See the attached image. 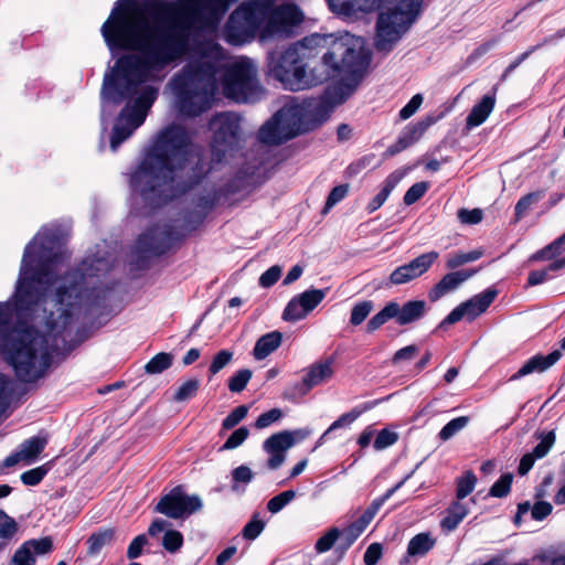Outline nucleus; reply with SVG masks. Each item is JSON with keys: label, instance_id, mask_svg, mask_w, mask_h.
Returning <instances> with one entry per match:
<instances>
[{"label": "nucleus", "instance_id": "1", "mask_svg": "<svg viewBox=\"0 0 565 565\" xmlns=\"http://www.w3.org/2000/svg\"><path fill=\"white\" fill-rule=\"evenodd\" d=\"M17 285L12 300L0 302V354L25 384L43 379L74 318L117 313L122 285Z\"/></svg>", "mask_w": 565, "mask_h": 565}, {"label": "nucleus", "instance_id": "2", "mask_svg": "<svg viewBox=\"0 0 565 565\" xmlns=\"http://www.w3.org/2000/svg\"><path fill=\"white\" fill-rule=\"evenodd\" d=\"M178 6L168 0H117L108 19L100 28L102 36L114 66L104 74L102 85L103 117L111 106L132 95L138 85L175 66L194 50L191 26L183 21L150 24L131 20L130 12H139L157 20L177 14Z\"/></svg>", "mask_w": 565, "mask_h": 565}, {"label": "nucleus", "instance_id": "3", "mask_svg": "<svg viewBox=\"0 0 565 565\" xmlns=\"http://www.w3.org/2000/svg\"><path fill=\"white\" fill-rule=\"evenodd\" d=\"M212 132L211 157L202 146L193 145L188 129L170 125L142 151L129 174V185L143 205L159 210L199 188L237 150L241 141V118L232 111L215 114L209 121Z\"/></svg>", "mask_w": 565, "mask_h": 565}, {"label": "nucleus", "instance_id": "4", "mask_svg": "<svg viewBox=\"0 0 565 565\" xmlns=\"http://www.w3.org/2000/svg\"><path fill=\"white\" fill-rule=\"evenodd\" d=\"M267 61L269 74L290 92L339 78L330 94L333 102L342 104L362 82L370 55L362 45L313 33L279 53L269 52Z\"/></svg>", "mask_w": 565, "mask_h": 565}, {"label": "nucleus", "instance_id": "5", "mask_svg": "<svg viewBox=\"0 0 565 565\" xmlns=\"http://www.w3.org/2000/svg\"><path fill=\"white\" fill-rule=\"evenodd\" d=\"M66 235L58 225H44L23 249L15 282H87L107 274L114 256L107 247L96 245L73 266Z\"/></svg>", "mask_w": 565, "mask_h": 565}, {"label": "nucleus", "instance_id": "6", "mask_svg": "<svg viewBox=\"0 0 565 565\" xmlns=\"http://www.w3.org/2000/svg\"><path fill=\"white\" fill-rule=\"evenodd\" d=\"M247 184V168L242 164L237 173L223 184H214L211 188H204L203 191L195 194L192 199V209L183 214L184 237L186 234L198 231L205 222L207 216L220 205L228 202L230 198ZM180 233V231H178Z\"/></svg>", "mask_w": 565, "mask_h": 565}, {"label": "nucleus", "instance_id": "7", "mask_svg": "<svg viewBox=\"0 0 565 565\" xmlns=\"http://www.w3.org/2000/svg\"><path fill=\"white\" fill-rule=\"evenodd\" d=\"M423 0H393L391 7L379 13L374 46L377 52H391L411 29L422 11Z\"/></svg>", "mask_w": 565, "mask_h": 565}, {"label": "nucleus", "instance_id": "8", "mask_svg": "<svg viewBox=\"0 0 565 565\" xmlns=\"http://www.w3.org/2000/svg\"><path fill=\"white\" fill-rule=\"evenodd\" d=\"M184 241V235L173 226H152L140 234L135 248L127 258L126 267L132 279L147 270L152 258L164 255L171 248L179 246Z\"/></svg>", "mask_w": 565, "mask_h": 565}, {"label": "nucleus", "instance_id": "9", "mask_svg": "<svg viewBox=\"0 0 565 565\" xmlns=\"http://www.w3.org/2000/svg\"><path fill=\"white\" fill-rule=\"evenodd\" d=\"M171 85L181 116L195 118L212 107L216 92L214 81L204 82L195 72H188L174 75Z\"/></svg>", "mask_w": 565, "mask_h": 565}, {"label": "nucleus", "instance_id": "10", "mask_svg": "<svg viewBox=\"0 0 565 565\" xmlns=\"http://www.w3.org/2000/svg\"><path fill=\"white\" fill-rule=\"evenodd\" d=\"M305 126L306 124L298 102L295 97H290L289 100L260 127L258 140L268 146H279L306 131L308 127Z\"/></svg>", "mask_w": 565, "mask_h": 565}, {"label": "nucleus", "instance_id": "11", "mask_svg": "<svg viewBox=\"0 0 565 565\" xmlns=\"http://www.w3.org/2000/svg\"><path fill=\"white\" fill-rule=\"evenodd\" d=\"M429 307L425 300L412 299L403 305L396 301H388L366 324L367 332L379 330L390 320H395L398 326H408L422 320L428 312Z\"/></svg>", "mask_w": 565, "mask_h": 565}, {"label": "nucleus", "instance_id": "12", "mask_svg": "<svg viewBox=\"0 0 565 565\" xmlns=\"http://www.w3.org/2000/svg\"><path fill=\"white\" fill-rule=\"evenodd\" d=\"M303 21V14L296 4L282 3L268 14L259 33V41L266 42L271 39H287L296 33Z\"/></svg>", "mask_w": 565, "mask_h": 565}, {"label": "nucleus", "instance_id": "13", "mask_svg": "<svg viewBox=\"0 0 565 565\" xmlns=\"http://www.w3.org/2000/svg\"><path fill=\"white\" fill-rule=\"evenodd\" d=\"M498 296V290L489 287L482 292L475 295L468 300L459 303L447 315L436 327L435 331H446L448 328L461 320L472 322L483 315Z\"/></svg>", "mask_w": 565, "mask_h": 565}, {"label": "nucleus", "instance_id": "14", "mask_svg": "<svg viewBox=\"0 0 565 565\" xmlns=\"http://www.w3.org/2000/svg\"><path fill=\"white\" fill-rule=\"evenodd\" d=\"M203 508L201 498L185 493L183 486H177L163 494L154 507V511L168 518L186 519Z\"/></svg>", "mask_w": 565, "mask_h": 565}, {"label": "nucleus", "instance_id": "15", "mask_svg": "<svg viewBox=\"0 0 565 565\" xmlns=\"http://www.w3.org/2000/svg\"><path fill=\"white\" fill-rule=\"evenodd\" d=\"M238 0H178L177 14L191 12L210 28H216L224 19L228 9Z\"/></svg>", "mask_w": 565, "mask_h": 565}, {"label": "nucleus", "instance_id": "16", "mask_svg": "<svg viewBox=\"0 0 565 565\" xmlns=\"http://www.w3.org/2000/svg\"><path fill=\"white\" fill-rule=\"evenodd\" d=\"M310 434V429L299 428L295 430H282L268 437L264 443V449L269 454L267 460L268 469H278L286 460V451L297 443L305 440Z\"/></svg>", "mask_w": 565, "mask_h": 565}, {"label": "nucleus", "instance_id": "17", "mask_svg": "<svg viewBox=\"0 0 565 565\" xmlns=\"http://www.w3.org/2000/svg\"><path fill=\"white\" fill-rule=\"evenodd\" d=\"M565 252V233L537 250L531 256V260H552L543 268L530 273L526 282H544L555 278V273L564 268L565 258H557Z\"/></svg>", "mask_w": 565, "mask_h": 565}, {"label": "nucleus", "instance_id": "18", "mask_svg": "<svg viewBox=\"0 0 565 565\" xmlns=\"http://www.w3.org/2000/svg\"><path fill=\"white\" fill-rule=\"evenodd\" d=\"M222 89L226 97L247 102V56L227 66L222 76Z\"/></svg>", "mask_w": 565, "mask_h": 565}, {"label": "nucleus", "instance_id": "19", "mask_svg": "<svg viewBox=\"0 0 565 565\" xmlns=\"http://www.w3.org/2000/svg\"><path fill=\"white\" fill-rule=\"evenodd\" d=\"M333 88L334 85L327 88L326 97H310L298 103L306 126L311 125L315 127L321 125L329 118L332 107L339 105L333 102L332 94H330V90Z\"/></svg>", "mask_w": 565, "mask_h": 565}, {"label": "nucleus", "instance_id": "20", "mask_svg": "<svg viewBox=\"0 0 565 565\" xmlns=\"http://www.w3.org/2000/svg\"><path fill=\"white\" fill-rule=\"evenodd\" d=\"M326 292L320 289H309L294 297L282 312L286 321H298L307 317L324 298Z\"/></svg>", "mask_w": 565, "mask_h": 565}, {"label": "nucleus", "instance_id": "21", "mask_svg": "<svg viewBox=\"0 0 565 565\" xmlns=\"http://www.w3.org/2000/svg\"><path fill=\"white\" fill-rule=\"evenodd\" d=\"M223 40L233 46L247 43V0L241 1L230 14L223 29Z\"/></svg>", "mask_w": 565, "mask_h": 565}, {"label": "nucleus", "instance_id": "22", "mask_svg": "<svg viewBox=\"0 0 565 565\" xmlns=\"http://www.w3.org/2000/svg\"><path fill=\"white\" fill-rule=\"evenodd\" d=\"M148 81H146L147 83ZM145 84L141 83L140 85H138L136 92L126 97L121 103L120 105L124 103V102H129L132 100V105L136 106V108H139L140 110L145 111L146 114H148V110L151 108V106L153 105V103L156 102V99L158 98V88L157 87H153V86H142ZM119 106L118 105H114L111 106L110 109H113V113L111 115L109 114V111L106 114V117H103V98L100 97V122H102V126H103V129L106 130L107 129V126L110 121V119L113 118L114 114H115V110L116 108Z\"/></svg>", "mask_w": 565, "mask_h": 565}, {"label": "nucleus", "instance_id": "23", "mask_svg": "<svg viewBox=\"0 0 565 565\" xmlns=\"http://www.w3.org/2000/svg\"><path fill=\"white\" fill-rule=\"evenodd\" d=\"M437 252H428L419 255L408 264L396 268L390 276V282H408L426 273L438 258Z\"/></svg>", "mask_w": 565, "mask_h": 565}, {"label": "nucleus", "instance_id": "24", "mask_svg": "<svg viewBox=\"0 0 565 565\" xmlns=\"http://www.w3.org/2000/svg\"><path fill=\"white\" fill-rule=\"evenodd\" d=\"M47 445L46 437L36 435L25 439L19 448L9 455L1 463V468H11L21 461L34 462Z\"/></svg>", "mask_w": 565, "mask_h": 565}, {"label": "nucleus", "instance_id": "25", "mask_svg": "<svg viewBox=\"0 0 565 565\" xmlns=\"http://www.w3.org/2000/svg\"><path fill=\"white\" fill-rule=\"evenodd\" d=\"M434 124V119L431 117H427L417 122L408 124L398 135L396 142L391 145L386 151V157H393L403 150L409 148L416 141L420 139L424 132L428 129L430 125Z\"/></svg>", "mask_w": 565, "mask_h": 565}, {"label": "nucleus", "instance_id": "26", "mask_svg": "<svg viewBox=\"0 0 565 565\" xmlns=\"http://www.w3.org/2000/svg\"><path fill=\"white\" fill-rule=\"evenodd\" d=\"M562 358L559 350H554L547 355L536 354L529 359L513 375L510 381L520 380L534 372L542 373L553 366Z\"/></svg>", "mask_w": 565, "mask_h": 565}, {"label": "nucleus", "instance_id": "27", "mask_svg": "<svg viewBox=\"0 0 565 565\" xmlns=\"http://www.w3.org/2000/svg\"><path fill=\"white\" fill-rule=\"evenodd\" d=\"M497 86L493 87L492 94L484 95L481 100L476 104L466 118V128L472 129L483 124L492 113L495 104Z\"/></svg>", "mask_w": 565, "mask_h": 565}, {"label": "nucleus", "instance_id": "28", "mask_svg": "<svg viewBox=\"0 0 565 565\" xmlns=\"http://www.w3.org/2000/svg\"><path fill=\"white\" fill-rule=\"evenodd\" d=\"M332 360H328L323 363L313 364L308 373L302 377L301 393H308L312 387L323 383L330 379L333 374Z\"/></svg>", "mask_w": 565, "mask_h": 565}, {"label": "nucleus", "instance_id": "29", "mask_svg": "<svg viewBox=\"0 0 565 565\" xmlns=\"http://www.w3.org/2000/svg\"><path fill=\"white\" fill-rule=\"evenodd\" d=\"M282 334L279 331H273L262 335L255 347L253 354L255 359L263 360L273 353L281 343Z\"/></svg>", "mask_w": 565, "mask_h": 565}, {"label": "nucleus", "instance_id": "30", "mask_svg": "<svg viewBox=\"0 0 565 565\" xmlns=\"http://www.w3.org/2000/svg\"><path fill=\"white\" fill-rule=\"evenodd\" d=\"M467 514L468 508L466 504L459 501L452 502L447 509V515L440 521L441 530L446 533L455 531Z\"/></svg>", "mask_w": 565, "mask_h": 565}, {"label": "nucleus", "instance_id": "31", "mask_svg": "<svg viewBox=\"0 0 565 565\" xmlns=\"http://www.w3.org/2000/svg\"><path fill=\"white\" fill-rule=\"evenodd\" d=\"M115 539V530L107 527L92 533L87 541V555L95 556L100 553L103 547L110 545Z\"/></svg>", "mask_w": 565, "mask_h": 565}, {"label": "nucleus", "instance_id": "32", "mask_svg": "<svg viewBox=\"0 0 565 565\" xmlns=\"http://www.w3.org/2000/svg\"><path fill=\"white\" fill-rule=\"evenodd\" d=\"M275 8L274 0H249V42L255 38V15L258 14L266 21L268 14H270Z\"/></svg>", "mask_w": 565, "mask_h": 565}, {"label": "nucleus", "instance_id": "33", "mask_svg": "<svg viewBox=\"0 0 565 565\" xmlns=\"http://www.w3.org/2000/svg\"><path fill=\"white\" fill-rule=\"evenodd\" d=\"M380 401L369 402L365 403L361 407H355L352 411L342 414L337 420H334L330 427L323 433V435L320 437V441L324 439L331 431L344 427L347 425L352 424L362 413L371 409L374 405H376Z\"/></svg>", "mask_w": 565, "mask_h": 565}, {"label": "nucleus", "instance_id": "34", "mask_svg": "<svg viewBox=\"0 0 565 565\" xmlns=\"http://www.w3.org/2000/svg\"><path fill=\"white\" fill-rule=\"evenodd\" d=\"M435 539L429 533H418L408 542L407 554L411 556H424L435 546Z\"/></svg>", "mask_w": 565, "mask_h": 565}, {"label": "nucleus", "instance_id": "35", "mask_svg": "<svg viewBox=\"0 0 565 565\" xmlns=\"http://www.w3.org/2000/svg\"><path fill=\"white\" fill-rule=\"evenodd\" d=\"M399 182V177L395 173H391L384 181L381 191L369 202L366 210L369 213H373L379 210L384 202L387 200L391 192L395 189Z\"/></svg>", "mask_w": 565, "mask_h": 565}, {"label": "nucleus", "instance_id": "36", "mask_svg": "<svg viewBox=\"0 0 565 565\" xmlns=\"http://www.w3.org/2000/svg\"><path fill=\"white\" fill-rule=\"evenodd\" d=\"M147 117V114L139 108H136L132 104L129 102L126 104V106L120 110L117 120L119 122H126L129 127H131L134 130H136L138 127H140Z\"/></svg>", "mask_w": 565, "mask_h": 565}, {"label": "nucleus", "instance_id": "37", "mask_svg": "<svg viewBox=\"0 0 565 565\" xmlns=\"http://www.w3.org/2000/svg\"><path fill=\"white\" fill-rule=\"evenodd\" d=\"M409 478L407 475L403 480H401L393 488L388 489L383 495L376 498L372 501V503L367 507V509L361 515L366 522L371 523L374 519L381 507L405 483V481Z\"/></svg>", "mask_w": 565, "mask_h": 565}, {"label": "nucleus", "instance_id": "38", "mask_svg": "<svg viewBox=\"0 0 565 565\" xmlns=\"http://www.w3.org/2000/svg\"><path fill=\"white\" fill-rule=\"evenodd\" d=\"M257 63L249 58V104L262 100L267 94L257 78Z\"/></svg>", "mask_w": 565, "mask_h": 565}, {"label": "nucleus", "instance_id": "39", "mask_svg": "<svg viewBox=\"0 0 565 565\" xmlns=\"http://www.w3.org/2000/svg\"><path fill=\"white\" fill-rule=\"evenodd\" d=\"M545 196V192L543 190L534 191L523 195L514 206L515 218L521 220L531 206L537 202H540Z\"/></svg>", "mask_w": 565, "mask_h": 565}, {"label": "nucleus", "instance_id": "40", "mask_svg": "<svg viewBox=\"0 0 565 565\" xmlns=\"http://www.w3.org/2000/svg\"><path fill=\"white\" fill-rule=\"evenodd\" d=\"M172 365V355L160 352L156 354L146 365L145 371L148 374H160Z\"/></svg>", "mask_w": 565, "mask_h": 565}, {"label": "nucleus", "instance_id": "41", "mask_svg": "<svg viewBox=\"0 0 565 565\" xmlns=\"http://www.w3.org/2000/svg\"><path fill=\"white\" fill-rule=\"evenodd\" d=\"M476 483L477 477L472 470L463 472V475L457 479L456 497L458 501L469 495L473 491Z\"/></svg>", "mask_w": 565, "mask_h": 565}, {"label": "nucleus", "instance_id": "42", "mask_svg": "<svg viewBox=\"0 0 565 565\" xmlns=\"http://www.w3.org/2000/svg\"><path fill=\"white\" fill-rule=\"evenodd\" d=\"M330 10L344 17H351L356 11H361L358 0H327Z\"/></svg>", "mask_w": 565, "mask_h": 565}, {"label": "nucleus", "instance_id": "43", "mask_svg": "<svg viewBox=\"0 0 565 565\" xmlns=\"http://www.w3.org/2000/svg\"><path fill=\"white\" fill-rule=\"evenodd\" d=\"M482 256V252L480 250H471L468 253L465 252H456L449 254L447 257V267L450 269H456L467 263L475 262Z\"/></svg>", "mask_w": 565, "mask_h": 565}, {"label": "nucleus", "instance_id": "44", "mask_svg": "<svg viewBox=\"0 0 565 565\" xmlns=\"http://www.w3.org/2000/svg\"><path fill=\"white\" fill-rule=\"evenodd\" d=\"M513 481V475L503 473L490 488L488 495L493 498H505L510 491Z\"/></svg>", "mask_w": 565, "mask_h": 565}, {"label": "nucleus", "instance_id": "45", "mask_svg": "<svg viewBox=\"0 0 565 565\" xmlns=\"http://www.w3.org/2000/svg\"><path fill=\"white\" fill-rule=\"evenodd\" d=\"M469 423L468 416H460L448 422L439 431L438 437L446 441L465 428Z\"/></svg>", "mask_w": 565, "mask_h": 565}, {"label": "nucleus", "instance_id": "46", "mask_svg": "<svg viewBox=\"0 0 565 565\" xmlns=\"http://www.w3.org/2000/svg\"><path fill=\"white\" fill-rule=\"evenodd\" d=\"M183 542L182 533L172 529L167 530L162 537L163 548L171 554L179 552L183 546Z\"/></svg>", "mask_w": 565, "mask_h": 565}, {"label": "nucleus", "instance_id": "47", "mask_svg": "<svg viewBox=\"0 0 565 565\" xmlns=\"http://www.w3.org/2000/svg\"><path fill=\"white\" fill-rule=\"evenodd\" d=\"M135 130L128 125H122L116 120L110 135V148L113 151H117L118 147L128 139Z\"/></svg>", "mask_w": 565, "mask_h": 565}, {"label": "nucleus", "instance_id": "48", "mask_svg": "<svg viewBox=\"0 0 565 565\" xmlns=\"http://www.w3.org/2000/svg\"><path fill=\"white\" fill-rule=\"evenodd\" d=\"M374 303L371 300H364L356 303L350 316V323L352 326H360L373 310Z\"/></svg>", "mask_w": 565, "mask_h": 565}, {"label": "nucleus", "instance_id": "49", "mask_svg": "<svg viewBox=\"0 0 565 565\" xmlns=\"http://www.w3.org/2000/svg\"><path fill=\"white\" fill-rule=\"evenodd\" d=\"M296 498V491L286 490L267 502V509L270 513L275 514L281 511L289 502Z\"/></svg>", "mask_w": 565, "mask_h": 565}, {"label": "nucleus", "instance_id": "50", "mask_svg": "<svg viewBox=\"0 0 565 565\" xmlns=\"http://www.w3.org/2000/svg\"><path fill=\"white\" fill-rule=\"evenodd\" d=\"M340 537V530L335 526L330 527L324 535H322L315 545L318 553H326L332 548Z\"/></svg>", "mask_w": 565, "mask_h": 565}, {"label": "nucleus", "instance_id": "51", "mask_svg": "<svg viewBox=\"0 0 565 565\" xmlns=\"http://www.w3.org/2000/svg\"><path fill=\"white\" fill-rule=\"evenodd\" d=\"M200 383L196 379H190L184 382L174 393L173 399L175 402H184L191 399L196 395Z\"/></svg>", "mask_w": 565, "mask_h": 565}, {"label": "nucleus", "instance_id": "52", "mask_svg": "<svg viewBox=\"0 0 565 565\" xmlns=\"http://www.w3.org/2000/svg\"><path fill=\"white\" fill-rule=\"evenodd\" d=\"M247 484V466L241 465L232 471L231 489L233 492L242 494Z\"/></svg>", "mask_w": 565, "mask_h": 565}, {"label": "nucleus", "instance_id": "53", "mask_svg": "<svg viewBox=\"0 0 565 565\" xmlns=\"http://www.w3.org/2000/svg\"><path fill=\"white\" fill-rule=\"evenodd\" d=\"M429 189L426 181L414 183L405 193L403 201L405 205H412L420 200Z\"/></svg>", "mask_w": 565, "mask_h": 565}, {"label": "nucleus", "instance_id": "54", "mask_svg": "<svg viewBox=\"0 0 565 565\" xmlns=\"http://www.w3.org/2000/svg\"><path fill=\"white\" fill-rule=\"evenodd\" d=\"M18 531L15 520L9 516L3 510H0V539L11 540Z\"/></svg>", "mask_w": 565, "mask_h": 565}, {"label": "nucleus", "instance_id": "55", "mask_svg": "<svg viewBox=\"0 0 565 565\" xmlns=\"http://www.w3.org/2000/svg\"><path fill=\"white\" fill-rule=\"evenodd\" d=\"M12 392H13L12 380L8 375L0 373V415L8 407Z\"/></svg>", "mask_w": 565, "mask_h": 565}, {"label": "nucleus", "instance_id": "56", "mask_svg": "<svg viewBox=\"0 0 565 565\" xmlns=\"http://www.w3.org/2000/svg\"><path fill=\"white\" fill-rule=\"evenodd\" d=\"M359 536L360 534L356 531H354V529L351 525H348L345 529L340 531V542L337 545L335 551L343 555L358 540Z\"/></svg>", "mask_w": 565, "mask_h": 565}, {"label": "nucleus", "instance_id": "57", "mask_svg": "<svg viewBox=\"0 0 565 565\" xmlns=\"http://www.w3.org/2000/svg\"><path fill=\"white\" fill-rule=\"evenodd\" d=\"M348 192V184H340L334 186L327 198L326 204L322 209V213L327 214L335 204L341 202L347 196Z\"/></svg>", "mask_w": 565, "mask_h": 565}, {"label": "nucleus", "instance_id": "58", "mask_svg": "<svg viewBox=\"0 0 565 565\" xmlns=\"http://www.w3.org/2000/svg\"><path fill=\"white\" fill-rule=\"evenodd\" d=\"M555 433L553 430L547 431L546 434L541 435V441L534 447L533 451L531 452L534 458L541 459L545 457L552 446L555 443Z\"/></svg>", "mask_w": 565, "mask_h": 565}, {"label": "nucleus", "instance_id": "59", "mask_svg": "<svg viewBox=\"0 0 565 565\" xmlns=\"http://www.w3.org/2000/svg\"><path fill=\"white\" fill-rule=\"evenodd\" d=\"M24 543L32 551L34 556L49 554L53 550V541L50 536L32 539Z\"/></svg>", "mask_w": 565, "mask_h": 565}, {"label": "nucleus", "instance_id": "60", "mask_svg": "<svg viewBox=\"0 0 565 565\" xmlns=\"http://www.w3.org/2000/svg\"><path fill=\"white\" fill-rule=\"evenodd\" d=\"M233 359V352L228 350H221L214 356L209 366L210 375L217 374L221 370H223Z\"/></svg>", "mask_w": 565, "mask_h": 565}, {"label": "nucleus", "instance_id": "61", "mask_svg": "<svg viewBox=\"0 0 565 565\" xmlns=\"http://www.w3.org/2000/svg\"><path fill=\"white\" fill-rule=\"evenodd\" d=\"M49 468L46 465L30 469L21 475V481L25 486H36L47 475Z\"/></svg>", "mask_w": 565, "mask_h": 565}, {"label": "nucleus", "instance_id": "62", "mask_svg": "<svg viewBox=\"0 0 565 565\" xmlns=\"http://www.w3.org/2000/svg\"><path fill=\"white\" fill-rule=\"evenodd\" d=\"M247 416V405H241L232 411L223 420L222 429L228 430L238 425Z\"/></svg>", "mask_w": 565, "mask_h": 565}, {"label": "nucleus", "instance_id": "63", "mask_svg": "<svg viewBox=\"0 0 565 565\" xmlns=\"http://www.w3.org/2000/svg\"><path fill=\"white\" fill-rule=\"evenodd\" d=\"M397 439H398V435L395 431H391V430L384 428L379 431V434L374 440L373 447L376 450H382V449H385V448L394 445L397 441Z\"/></svg>", "mask_w": 565, "mask_h": 565}, {"label": "nucleus", "instance_id": "64", "mask_svg": "<svg viewBox=\"0 0 565 565\" xmlns=\"http://www.w3.org/2000/svg\"><path fill=\"white\" fill-rule=\"evenodd\" d=\"M12 565H35V556L32 551L23 543L13 554Z\"/></svg>", "mask_w": 565, "mask_h": 565}]
</instances>
